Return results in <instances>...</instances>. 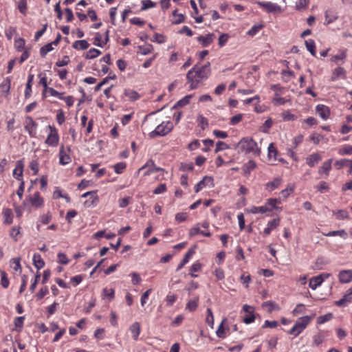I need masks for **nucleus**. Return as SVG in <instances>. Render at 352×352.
<instances>
[{
  "label": "nucleus",
  "mask_w": 352,
  "mask_h": 352,
  "mask_svg": "<svg viewBox=\"0 0 352 352\" xmlns=\"http://www.w3.org/2000/svg\"><path fill=\"white\" fill-rule=\"evenodd\" d=\"M154 113L146 115L144 119L142 126L146 131H151L148 136L155 138L158 136H164L173 129L170 121L160 122L161 120L154 116Z\"/></svg>",
  "instance_id": "nucleus-1"
},
{
  "label": "nucleus",
  "mask_w": 352,
  "mask_h": 352,
  "mask_svg": "<svg viewBox=\"0 0 352 352\" xmlns=\"http://www.w3.org/2000/svg\"><path fill=\"white\" fill-rule=\"evenodd\" d=\"M210 72V63L202 67L195 65L188 71L186 75L188 82L190 84V89H194L197 87L199 82L209 76Z\"/></svg>",
  "instance_id": "nucleus-2"
},
{
  "label": "nucleus",
  "mask_w": 352,
  "mask_h": 352,
  "mask_svg": "<svg viewBox=\"0 0 352 352\" xmlns=\"http://www.w3.org/2000/svg\"><path fill=\"white\" fill-rule=\"evenodd\" d=\"M238 146L240 151L245 153H252L257 156L261 153V149L258 148L257 143L250 138H243L238 143Z\"/></svg>",
  "instance_id": "nucleus-3"
},
{
  "label": "nucleus",
  "mask_w": 352,
  "mask_h": 352,
  "mask_svg": "<svg viewBox=\"0 0 352 352\" xmlns=\"http://www.w3.org/2000/svg\"><path fill=\"white\" fill-rule=\"evenodd\" d=\"M314 316L315 314H313L312 316H305L299 318L294 327L288 331V333L298 336L307 327Z\"/></svg>",
  "instance_id": "nucleus-4"
},
{
  "label": "nucleus",
  "mask_w": 352,
  "mask_h": 352,
  "mask_svg": "<svg viewBox=\"0 0 352 352\" xmlns=\"http://www.w3.org/2000/svg\"><path fill=\"white\" fill-rule=\"evenodd\" d=\"M50 132L47 136L45 143L51 147H56L58 146L59 142V135L58 130L51 125H48Z\"/></svg>",
  "instance_id": "nucleus-5"
},
{
  "label": "nucleus",
  "mask_w": 352,
  "mask_h": 352,
  "mask_svg": "<svg viewBox=\"0 0 352 352\" xmlns=\"http://www.w3.org/2000/svg\"><path fill=\"white\" fill-rule=\"evenodd\" d=\"M141 171H144V175H149L157 171L164 173V170L162 168L157 167L154 162L151 160L146 162V163L140 168L137 172L138 175Z\"/></svg>",
  "instance_id": "nucleus-6"
},
{
  "label": "nucleus",
  "mask_w": 352,
  "mask_h": 352,
  "mask_svg": "<svg viewBox=\"0 0 352 352\" xmlns=\"http://www.w3.org/2000/svg\"><path fill=\"white\" fill-rule=\"evenodd\" d=\"M258 6L263 8L268 13H280L282 12V8L276 3L270 1H258L256 3Z\"/></svg>",
  "instance_id": "nucleus-7"
},
{
  "label": "nucleus",
  "mask_w": 352,
  "mask_h": 352,
  "mask_svg": "<svg viewBox=\"0 0 352 352\" xmlns=\"http://www.w3.org/2000/svg\"><path fill=\"white\" fill-rule=\"evenodd\" d=\"M87 197H89V198L87 200H86L84 203V205L86 207H87V208L94 207L98 204V203L99 201V199L96 194V191L86 192L82 195V197L85 198Z\"/></svg>",
  "instance_id": "nucleus-8"
},
{
  "label": "nucleus",
  "mask_w": 352,
  "mask_h": 352,
  "mask_svg": "<svg viewBox=\"0 0 352 352\" xmlns=\"http://www.w3.org/2000/svg\"><path fill=\"white\" fill-rule=\"evenodd\" d=\"M352 302V287L349 288L346 293L344 294L342 298L339 300H336L334 302V304L339 307H346L348 305Z\"/></svg>",
  "instance_id": "nucleus-9"
},
{
  "label": "nucleus",
  "mask_w": 352,
  "mask_h": 352,
  "mask_svg": "<svg viewBox=\"0 0 352 352\" xmlns=\"http://www.w3.org/2000/svg\"><path fill=\"white\" fill-rule=\"evenodd\" d=\"M26 201H29L32 206L35 208H40L43 205V199L38 192H34L32 196L26 199L23 202L24 205L26 204Z\"/></svg>",
  "instance_id": "nucleus-10"
},
{
  "label": "nucleus",
  "mask_w": 352,
  "mask_h": 352,
  "mask_svg": "<svg viewBox=\"0 0 352 352\" xmlns=\"http://www.w3.org/2000/svg\"><path fill=\"white\" fill-rule=\"evenodd\" d=\"M36 128L37 124L34 121V120L30 116L27 117L25 118V129L31 137L34 138L36 136Z\"/></svg>",
  "instance_id": "nucleus-11"
},
{
  "label": "nucleus",
  "mask_w": 352,
  "mask_h": 352,
  "mask_svg": "<svg viewBox=\"0 0 352 352\" xmlns=\"http://www.w3.org/2000/svg\"><path fill=\"white\" fill-rule=\"evenodd\" d=\"M213 187V178L212 177L205 176L202 180L198 182L195 186V190L196 192H199L205 187Z\"/></svg>",
  "instance_id": "nucleus-12"
},
{
  "label": "nucleus",
  "mask_w": 352,
  "mask_h": 352,
  "mask_svg": "<svg viewBox=\"0 0 352 352\" xmlns=\"http://www.w3.org/2000/svg\"><path fill=\"white\" fill-rule=\"evenodd\" d=\"M338 276L340 283H349L352 282V270H341Z\"/></svg>",
  "instance_id": "nucleus-13"
},
{
  "label": "nucleus",
  "mask_w": 352,
  "mask_h": 352,
  "mask_svg": "<svg viewBox=\"0 0 352 352\" xmlns=\"http://www.w3.org/2000/svg\"><path fill=\"white\" fill-rule=\"evenodd\" d=\"M316 111L318 116L324 120H327L330 116V109L326 105L318 104L316 107Z\"/></svg>",
  "instance_id": "nucleus-14"
},
{
  "label": "nucleus",
  "mask_w": 352,
  "mask_h": 352,
  "mask_svg": "<svg viewBox=\"0 0 352 352\" xmlns=\"http://www.w3.org/2000/svg\"><path fill=\"white\" fill-rule=\"evenodd\" d=\"M24 163L23 160H19L16 163V167L13 170V176L18 181L23 180Z\"/></svg>",
  "instance_id": "nucleus-15"
},
{
  "label": "nucleus",
  "mask_w": 352,
  "mask_h": 352,
  "mask_svg": "<svg viewBox=\"0 0 352 352\" xmlns=\"http://www.w3.org/2000/svg\"><path fill=\"white\" fill-rule=\"evenodd\" d=\"M339 78H346V71L343 67H338L332 72L331 80L336 81Z\"/></svg>",
  "instance_id": "nucleus-16"
},
{
  "label": "nucleus",
  "mask_w": 352,
  "mask_h": 352,
  "mask_svg": "<svg viewBox=\"0 0 352 352\" xmlns=\"http://www.w3.org/2000/svg\"><path fill=\"white\" fill-rule=\"evenodd\" d=\"M322 160V157L318 153H312L306 158V163L310 167H314Z\"/></svg>",
  "instance_id": "nucleus-17"
},
{
  "label": "nucleus",
  "mask_w": 352,
  "mask_h": 352,
  "mask_svg": "<svg viewBox=\"0 0 352 352\" xmlns=\"http://www.w3.org/2000/svg\"><path fill=\"white\" fill-rule=\"evenodd\" d=\"M324 16H325L324 24L328 25V24H330V23L334 22L335 21H336L338 18V14L336 11L332 10H329L325 12Z\"/></svg>",
  "instance_id": "nucleus-18"
},
{
  "label": "nucleus",
  "mask_w": 352,
  "mask_h": 352,
  "mask_svg": "<svg viewBox=\"0 0 352 352\" xmlns=\"http://www.w3.org/2000/svg\"><path fill=\"white\" fill-rule=\"evenodd\" d=\"M124 96L131 102L136 101L140 98V94L136 91L131 89H125Z\"/></svg>",
  "instance_id": "nucleus-19"
},
{
  "label": "nucleus",
  "mask_w": 352,
  "mask_h": 352,
  "mask_svg": "<svg viewBox=\"0 0 352 352\" xmlns=\"http://www.w3.org/2000/svg\"><path fill=\"white\" fill-rule=\"evenodd\" d=\"M280 219H274L267 223V227L264 229L263 233L265 236L269 235L271 232L279 225Z\"/></svg>",
  "instance_id": "nucleus-20"
},
{
  "label": "nucleus",
  "mask_w": 352,
  "mask_h": 352,
  "mask_svg": "<svg viewBox=\"0 0 352 352\" xmlns=\"http://www.w3.org/2000/svg\"><path fill=\"white\" fill-rule=\"evenodd\" d=\"M214 38V35L213 34H208L206 36H201L197 38V41L201 44L203 47L208 46L211 43H212Z\"/></svg>",
  "instance_id": "nucleus-21"
},
{
  "label": "nucleus",
  "mask_w": 352,
  "mask_h": 352,
  "mask_svg": "<svg viewBox=\"0 0 352 352\" xmlns=\"http://www.w3.org/2000/svg\"><path fill=\"white\" fill-rule=\"evenodd\" d=\"M332 160H328L323 162L322 165L318 169L319 174H324L327 177L329 174V171L331 169Z\"/></svg>",
  "instance_id": "nucleus-22"
},
{
  "label": "nucleus",
  "mask_w": 352,
  "mask_h": 352,
  "mask_svg": "<svg viewBox=\"0 0 352 352\" xmlns=\"http://www.w3.org/2000/svg\"><path fill=\"white\" fill-rule=\"evenodd\" d=\"M283 179L280 177H276L273 181L267 182L265 185L266 190L273 191L278 188L281 184Z\"/></svg>",
  "instance_id": "nucleus-23"
},
{
  "label": "nucleus",
  "mask_w": 352,
  "mask_h": 352,
  "mask_svg": "<svg viewBox=\"0 0 352 352\" xmlns=\"http://www.w3.org/2000/svg\"><path fill=\"white\" fill-rule=\"evenodd\" d=\"M59 160H60V164H61L63 165L68 164L71 162V158L66 153V152H65V151L64 149V146L63 145H62L61 147L60 148Z\"/></svg>",
  "instance_id": "nucleus-24"
},
{
  "label": "nucleus",
  "mask_w": 352,
  "mask_h": 352,
  "mask_svg": "<svg viewBox=\"0 0 352 352\" xmlns=\"http://www.w3.org/2000/svg\"><path fill=\"white\" fill-rule=\"evenodd\" d=\"M129 330L132 334V337L135 340L138 339L141 331L140 324L138 322H133L129 327Z\"/></svg>",
  "instance_id": "nucleus-25"
},
{
  "label": "nucleus",
  "mask_w": 352,
  "mask_h": 352,
  "mask_svg": "<svg viewBox=\"0 0 352 352\" xmlns=\"http://www.w3.org/2000/svg\"><path fill=\"white\" fill-rule=\"evenodd\" d=\"M195 254V251L192 249H189L188 252L186 253L181 263L178 265L177 267V271L180 270L190 260V258Z\"/></svg>",
  "instance_id": "nucleus-26"
},
{
  "label": "nucleus",
  "mask_w": 352,
  "mask_h": 352,
  "mask_svg": "<svg viewBox=\"0 0 352 352\" xmlns=\"http://www.w3.org/2000/svg\"><path fill=\"white\" fill-rule=\"evenodd\" d=\"M270 209L267 206H252V208L247 210L249 213L258 214V213H265L270 211Z\"/></svg>",
  "instance_id": "nucleus-27"
},
{
  "label": "nucleus",
  "mask_w": 352,
  "mask_h": 352,
  "mask_svg": "<svg viewBox=\"0 0 352 352\" xmlns=\"http://www.w3.org/2000/svg\"><path fill=\"white\" fill-rule=\"evenodd\" d=\"M34 74H30L28 76V82L26 84V87L25 90V98H28L31 96L32 94V85L34 80Z\"/></svg>",
  "instance_id": "nucleus-28"
},
{
  "label": "nucleus",
  "mask_w": 352,
  "mask_h": 352,
  "mask_svg": "<svg viewBox=\"0 0 352 352\" xmlns=\"http://www.w3.org/2000/svg\"><path fill=\"white\" fill-rule=\"evenodd\" d=\"M32 261L34 267L38 270H41L45 265V262L39 254H34Z\"/></svg>",
  "instance_id": "nucleus-29"
},
{
  "label": "nucleus",
  "mask_w": 352,
  "mask_h": 352,
  "mask_svg": "<svg viewBox=\"0 0 352 352\" xmlns=\"http://www.w3.org/2000/svg\"><path fill=\"white\" fill-rule=\"evenodd\" d=\"M346 57V50H340L338 54L332 56L330 58V60L338 64L340 61H344Z\"/></svg>",
  "instance_id": "nucleus-30"
},
{
  "label": "nucleus",
  "mask_w": 352,
  "mask_h": 352,
  "mask_svg": "<svg viewBox=\"0 0 352 352\" xmlns=\"http://www.w3.org/2000/svg\"><path fill=\"white\" fill-rule=\"evenodd\" d=\"M89 46V44L86 40L76 41L72 45L73 48L81 50L87 49Z\"/></svg>",
  "instance_id": "nucleus-31"
},
{
  "label": "nucleus",
  "mask_w": 352,
  "mask_h": 352,
  "mask_svg": "<svg viewBox=\"0 0 352 352\" xmlns=\"http://www.w3.org/2000/svg\"><path fill=\"white\" fill-rule=\"evenodd\" d=\"M4 223L6 224H11L12 223L13 214L11 209L6 208L4 209L2 212Z\"/></svg>",
  "instance_id": "nucleus-32"
},
{
  "label": "nucleus",
  "mask_w": 352,
  "mask_h": 352,
  "mask_svg": "<svg viewBox=\"0 0 352 352\" xmlns=\"http://www.w3.org/2000/svg\"><path fill=\"white\" fill-rule=\"evenodd\" d=\"M323 235H324L326 236H339L344 239H346V237H347V233L344 230L331 231V232H329L328 233H323Z\"/></svg>",
  "instance_id": "nucleus-33"
},
{
  "label": "nucleus",
  "mask_w": 352,
  "mask_h": 352,
  "mask_svg": "<svg viewBox=\"0 0 352 352\" xmlns=\"http://www.w3.org/2000/svg\"><path fill=\"white\" fill-rule=\"evenodd\" d=\"M322 283V278L319 277V276H316L314 277H312L309 280V287L315 290L317 287L321 285Z\"/></svg>",
  "instance_id": "nucleus-34"
},
{
  "label": "nucleus",
  "mask_w": 352,
  "mask_h": 352,
  "mask_svg": "<svg viewBox=\"0 0 352 352\" xmlns=\"http://www.w3.org/2000/svg\"><path fill=\"white\" fill-rule=\"evenodd\" d=\"M262 307L265 309L268 312H272L274 310L279 309L278 305L272 301H266L263 302Z\"/></svg>",
  "instance_id": "nucleus-35"
},
{
  "label": "nucleus",
  "mask_w": 352,
  "mask_h": 352,
  "mask_svg": "<svg viewBox=\"0 0 352 352\" xmlns=\"http://www.w3.org/2000/svg\"><path fill=\"white\" fill-rule=\"evenodd\" d=\"M325 335L321 332L316 334L313 337V344L316 346H319L325 340Z\"/></svg>",
  "instance_id": "nucleus-36"
},
{
  "label": "nucleus",
  "mask_w": 352,
  "mask_h": 352,
  "mask_svg": "<svg viewBox=\"0 0 352 352\" xmlns=\"http://www.w3.org/2000/svg\"><path fill=\"white\" fill-rule=\"evenodd\" d=\"M333 214L336 217L338 220H343L349 218V213L346 210H339L338 211H333Z\"/></svg>",
  "instance_id": "nucleus-37"
},
{
  "label": "nucleus",
  "mask_w": 352,
  "mask_h": 352,
  "mask_svg": "<svg viewBox=\"0 0 352 352\" xmlns=\"http://www.w3.org/2000/svg\"><path fill=\"white\" fill-rule=\"evenodd\" d=\"M305 45L307 50L311 53V54L316 56V45L313 39H308L305 41Z\"/></svg>",
  "instance_id": "nucleus-38"
},
{
  "label": "nucleus",
  "mask_w": 352,
  "mask_h": 352,
  "mask_svg": "<svg viewBox=\"0 0 352 352\" xmlns=\"http://www.w3.org/2000/svg\"><path fill=\"white\" fill-rule=\"evenodd\" d=\"M198 301H199L198 297H196L192 300H190L186 304V309L190 311H195L198 306Z\"/></svg>",
  "instance_id": "nucleus-39"
},
{
  "label": "nucleus",
  "mask_w": 352,
  "mask_h": 352,
  "mask_svg": "<svg viewBox=\"0 0 352 352\" xmlns=\"http://www.w3.org/2000/svg\"><path fill=\"white\" fill-rule=\"evenodd\" d=\"M115 296V290L113 288H104L102 290L103 298H108L109 300L113 299Z\"/></svg>",
  "instance_id": "nucleus-40"
},
{
  "label": "nucleus",
  "mask_w": 352,
  "mask_h": 352,
  "mask_svg": "<svg viewBox=\"0 0 352 352\" xmlns=\"http://www.w3.org/2000/svg\"><path fill=\"white\" fill-rule=\"evenodd\" d=\"M333 318V314L331 313L326 314L323 316H320L317 318V323L318 324H324L328 321H330Z\"/></svg>",
  "instance_id": "nucleus-41"
},
{
  "label": "nucleus",
  "mask_w": 352,
  "mask_h": 352,
  "mask_svg": "<svg viewBox=\"0 0 352 352\" xmlns=\"http://www.w3.org/2000/svg\"><path fill=\"white\" fill-rule=\"evenodd\" d=\"M173 23L174 24H179L184 21V16L182 14H177V10L173 12Z\"/></svg>",
  "instance_id": "nucleus-42"
},
{
  "label": "nucleus",
  "mask_w": 352,
  "mask_h": 352,
  "mask_svg": "<svg viewBox=\"0 0 352 352\" xmlns=\"http://www.w3.org/2000/svg\"><path fill=\"white\" fill-rule=\"evenodd\" d=\"M280 204V199H276V198H274V199H267V202H266V204L265 206H267L271 211L273 209H276V205L277 204Z\"/></svg>",
  "instance_id": "nucleus-43"
},
{
  "label": "nucleus",
  "mask_w": 352,
  "mask_h": 352,
  "mask_svg": "<svg viewBox=\"0 0 352 352\" xmlns=\"http://www.w3.org/2000/svg\"><path fill=\"white\" fill-rule=\"evenodd\" d=\"M201 267H202V265L199 262H195L192 264V265L191 266L190 269V275L192 276V277H197V275L195 274L194 273L195 272H198L199 271H201Z\"/></svg>",
  "instance_id": "nucleus-44"
},
{
  "label": "nucleus",
  "mask_w": 352,
  "mask_h": 352,
  "mask_svg": "<svg viewBox=\"0 0 352 352\" xmlns=\"http://www.w3.org/2000/svg\"><path fill=\"white\" fill-rule=\"evenodd\" d=\"M20 258H14L10 261V265L11 267L15 271V272H21V266L20 264Z\"/></svg>",
  "instance_id": "nucleus-45"
},
{
  "label": "nucleus",
  "mask_w": 352,
  "mask_h": 352,
  "mask_svg": "<svg viewBox=\"0 0 352 352\" xmlns=\"http://www.w3.org/2000/svg\"><path fill=\"white\" fill-rule=\"evenodd\" d=\"M192 98V95H188L179 100L173 107V108L182 107L190 102V100Z\"/></svg>",
  "instance_id": "nucleus-46"
},
{
  "label": "nucleus",
  "mask_w": 352,
  "mask_h": 352,
  "mask_svg": "<svg viewBox=\"0 0 352 352\" xmlns=\"http://www.w3.org/2000/svg\"><path fill=\"white\" fill-rule=\"evenodd\" d=\"M256 168V163L253 160H249L243 166V170L245 173L250 174V172Z\"/></svg>",
  "instance_id": "nucleus-47"
},
{
  "label": "nucleus",
  "mask_w": 352,
  "mask_h": 352,
  "mask_svg": "<svg viewBox=\"0 0 352 352\" xmlns=\"http://www.w3.org/2000/svg\"><path fill=\"white\" fill-rule=\"evenodd\" d=\"M268 157L270 159H276L277 150L273 143L269 144L268 148Z\"/></svg>",
  "instance_id": "nucleus-48"
},
{
  "label": "nucleus",
  "mask_w": 352,
  "mask_h": 352,
  "mask_svg": "<svg viewBox=\"0 0 352 352\" xmlns=\"http://www.w3.org/2000/svg\"><path fill=\"white\" fill-rule=\"evenodd\" d=\"M206 322L212 329L214 327V316L211 309H207Z\"/></svg>",
  "instance_id": "nucleus-49"
},
{
  "label": "nucleus",
  "mask_w": 352,
  "mask_h": 352,
  "mask_svg": "<svg viewBox=\"0 0 352 352\" xmlns=\"http://www.w3.org/2000/svg\"><path fill=\"white\" fill-rule=\"evenodd\" d=\"M294 184H288L286 188L280 192V194L284 198H287L289 196L291 193L294 192Z\"/></svg>",
  "instance_id": "nucleus-50"
},
{
  "label": "nucleus",
  "mask_w": 352,
  "mask_h": 352,
  "mask_svg": "<svg viewBox=\"0 0 352 352\" xmlns=\"http://www.w3.org/2000/svg\"><path fill=\"white\" fill-rule=\"evenodd\" d=\"M100 53L101 52L100 50L95 49V48H91L87 52V55H86V58H88V59L94 58L97 57L98 56H99L100 54Z\"/></svg>",
  "instance_id": "nucleus-51"
},
{
  "label": "nucleus",
  "mask_w": 352,
  "mask_h": 352,
  "mask_svg": "<svg viewBox=\"0 0 352 352\" xmlns=\"http://www.w3.org/2000/svg\"><path fill=\"white\" fill-rule=\"evenodd\" d=\"M338 153L340 155H351L352 154V146L345 145L338 151Z\"/></svg>",
  "instance_id": "nucleus-52"
},
{
  "label": "nucleus",
  "mask_w": 352,
  "mask_h": 352,
  "mask_svg": "<svg viewBox=\"0 0 352 352\" xmlns=\"http://www.w3.org/2000/svg\"><path fill=\"white\" fill-rule=\"evenodd\" d=\"M226 320V318H224L220 325L219 326L217 330L216 331L217 336L219 338H224L226 337L225 334V330L223 327L224 322Z\"/></svg>",
  "instance_id": "nucleus-53"
},
{
  "label": "nucleus",
  "mask_w": 352,
  "mask_h": 352,
  "mask_svg": "<svg viewBox=\"0 0 352 352\" xmlns=\"http://www.w3.org/2000/svg\"><path fill=\"white\" fill-rule=\"evenodd\" d=\"M20 229L21 228L20 227H13L12 229H11V231H10V236L15 241H18V239H19V236L20 235Z\"/></svg>",
  "instance_id": "nucleus-54"
},
{
  "label": "nucleus",
  "mask_w": 352,
  "mask_h": 352,
  "mask_svg": "<svg viewBox=\"0 0 352 352\" xmlns=\"http://www.w3.org/2000/svg\"><path fill=\"white\" fill-rule=\"evenodd\" d=\"M25 44V41L22 38H19L14 41V47L18 51H21Z\"/></svg>",
  "instance_id": "nucleus-55"
},
{
  "label": "nucleus",
  "mask_w": 352,
  "mask_h": 352,
  "mask_svg": "<svg viewBox=\"0 0 352 352\" xmlns=\"http://www.w3.org/2000/svg\"><path fill=\"white\" fill-rule=\"evenodd\" d=\"M125 168H126V163L125 162H119V163L115 164L113 166L114 171L117 174L122 173Z\"/></svg>",
  "instance_id": "nucleus-56"
},
{
  "label": "nucleus",
  "mask_w": 352,
  "mask_h": 352,
  "mask_svg": "<svg viewBox=\"0 0 352 352\" xmlns=\"http://www.w3.org/2000/svg\"><path fill=\"white\" fill-rule=\"evenodd\" d=\"M263 28V25L261 24L254 25L248 32V34L250 36H254L258 33V32Z\"/></svg>",
  "instance_id": "nucleus-57"
},
{
  "label": "nucleus",
  "mask_w": 352,
  "mask_h": 352,
  "mask_svg": "<svg viewBox=\"0 0 352 352\" xmlns=\"http://www.w3.org/2000/svg\"><path fill=\"white\" fill-rule=\"evenodd\" d=\"M52 43H48L41 48L40 53L41 56H45L48 52L53 50Z\"/></svg>",
  "instance_id": "nucleus-58"
},
{
  "label": "nucleus",
  "mask_w": 352,
  "mask_h": 352,
  "mask_svg": "<svg viewBox=\"0 0 352 352\" xmlns=\"http://www.w3.org/2000/svg\"><path fill=\"white\" fill-rule=\"evenodd\" d=\"M229 146L222 141H218L216 144V148L214 150L215 153H218L221 151L228 149Z\"/></svg>",
  "instance_id": "nucleus-59"
},
{
  "label": "nucleus",
  "mask_w": 352,
  "mask_h": 352,
  "mask_svg": "<svg viewBox=\"0 0 352 352\" xmlns=\"http://www.w3.org/2000/svg\"><path fill=\"white\" fill-rule=\"evenodd\" d=\"M38 77L40 78L39 84L43 86L44 91H45L49 88L47 87V76L45 73H41Z\"/></svg>",
  "instance_id": "nucleus-60"
},
{
  "label": "nucleus",
  "mask_w": 352,
  "mask_h": 352,
  "mask_svg": "<svg viewBox=\"0 0 352 352\" xmlns=\"http://www.w3.org/2000/svg\"><path fill=\"white\" fill-rule=\"evenodd\" d=\"M197 122L199 125L202 128V129H205L208 125V122L207 119L202 115L198 116Z\"/></svg>",
  "instance_id": "nucleus-61"
},
{
  "label": "nucleus",
  "mask_w": 352,
  "mask_h": 352,
  "mask_svg": "<svg viewBox=\"0 0 352 352\" xmlns=\"http://www.w3.org/2000/svg\"><path fill=\"white\" fill-rule=\"evenodd\" d=\"M142 10H146L148 8H151L155 6V3L153 2L151 0H143L142 1Z\"/></svg>",
  "instance_id": "nucleus-62"
},
{
  "label": "nucleus",
  "mask_w": 352,
  "mask_h": 352,
  "mask_svg": "<svg viewBox=\"0 0 352 352\" xmlns=\"http://www.w3.org/2000/svg\"><path fill=\"white\" fill-rule=\"evenodd\" d=\"M305 311V305L303 304H298L292 311L294 316L303 314Z\"/></svg>",
  "instance_id": "nucleus-63"
},
{
  "label": "nucleus",
  "mask_w": 352,
  "mask_h": 352,
  "mask_svg": "<svg viewBox=\"0 0 352 352\" xmlns=\"http://www.w3.org/2000/svg\"><path fill=\"white\" fill-rule=\"evenodd\" d=\"M18 8L21 13L25 14L27 10V1L26 0H19Z\"/></svg>",
  "instance_id": "nucleus-64"
}]
</instances>
